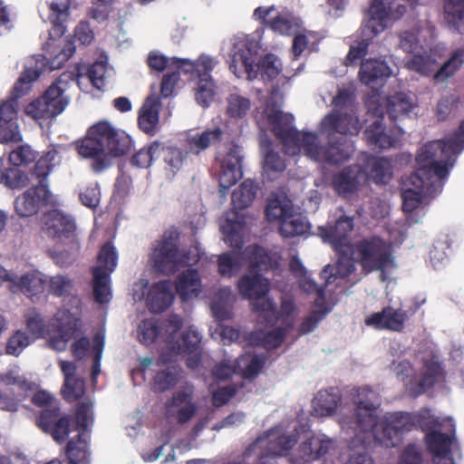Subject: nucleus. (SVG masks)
Here are the masks:
<instances>
[{"label": "nucleus", "instance_id": "nucleus-31", "mask_svg": "<svg viewBox=\"0 0 464 464\" xmlns=\"http://www.w3.org/2000/svg\"><path fill=\"white\" fill-rule=\"evenodd\" d=\"M160 148L159 159H161L164 162L165 171L171 176H175L188 162V151L161 141Z\"/></svg>", "mask_w": 464, "mask_h": 464}, {"label": "nucleus", "instance_id": "nucleus-20", "mask_svg": "<svg viewBox=\"0 0 464 464\" xmlns=\"http://www.w3.org/2000/svg\"><path fill=\"white\" fill-rule=\"evenodd\" d=\"M361 127L358 118L349 113L330 112L320 122V130L325 133L328 139L334 133L357 135Z\"/></svg>", "mask_w": 464, "mask_h": 464}, {"label": "nucleus", "instance_id": "nucleus-42", "mask_svg": "<svg viewBox=\"0 0 464 464\" xmlns=\"http://www.w3.org/2000/svg\"><path fill=\"white\" fill-rule=\"evenodd\" d=\"M236 218H227L225 224L222 226V232L225 236V241L231 246L237 249H241L243 246V234L245 228V221L240 218L237 213H235Z\"/></svg>", "mask_w": 464, "mask_h": 464}, {"label": "nucleus", "instance_id": "nucleus-47", "mask_svg": "<svg viewBox=\"0 0 464 464\" xmlns=\"http://www.w3.org/2000/svg\"><path fill=\"white\" fill-rule=\"evenodd\" d=\"M40 76L37 69L26 68L15 82L8 99L18 102L20 98L27 94L32 88V83Z\"/></svg>", "mask_w": 464, "mask_h": 464}, {"label": "nucleus", "instance_id": "nucleus-60", "mask_svg": "<svg viewBox=\"0 0 464 464\" xmlns=\"http://www.w3.org/2000/svg\"><path fill=\"white\" fill-rule=\"evenodd\" d=\"M193 388H185L175 392L169 401L165 403L166 413L168 416L174 415V409L180 408L187 403H194L193 401Z\"/></svg>", "mask_w": 464, "mask_h": 464}, {"label": "nucleus", "instance_id": "nucleus-15", "mask_svg": "<svg viewBox=\"0 0 464 464\" xmlns=\"http://www.w3.org/2000/svg\"><path fill=\"white\" fill-rule=\"evenodd\" d=\"M367 179V173L360 164L344 167L333 175L332 187L342 197L353 194L359 190Z\"/></svg>", "mask_w": 464, "mask_h": 464}, {"label": "nucleus", "instance_id": "nucleus-59", "mask_svg": "<svg viewBox=\"0 0 464 464\" xmlns=\"http://www.w3.org/2000/svg\"><path fill=\"white\" fill-rule=\"evenodd\" d=\"M118 255L111 242L105 243L100 249L97 266L104 269L111 275L117 266Z\"/></svg>", "mask_w": 464, "mask_h": 464}, {"label": "nucleus", "instance_id": "nucleus-7", "mask_svg": "<svg viewBox=\"0 0 464 464\" xmlns=\"http://www.w3.org/2000/svg\"><path fill=\"white\" fill-rule=\"evenodd\" d=\"M406 62L409 70L423 76L432 75L436 82H444L452 77L464 63V48L455 50L450 58L439 68L432 51L420 50Z\"/></svg>", "mask_w": 464, "mask_h": 464}, {"label": "nucleus", "instance_id": "nucleus-16", "mask_svg": "<svg viewBox=\"0 0 464 464\" xmlns=\"http://www.w3.org/2000/svg\"><path fill=\"white\" fill-rule=\"evenodd\" d=\"M241 161L240 148L232 143L220 160L218 182L222 193H226L242 178Z\"/></svg>", "mask_w": 464, "mask_h": 464}, {"label": "nucleus", "instance_id": "nucleus-34", "mask_svg": "<svg viewBox=\"0 0 464 464\" xmlns=\"http://www.w3.org/2000/svg\"><path fill=\"white\" fill-rule=\"evenodd\" d=\"M176 291L183 301L198 296L201 288V277L195 268H188L176 279Z\"/></svg>", "mask_w": 464, "mask_h": 464}, {"label": "nucleus", "instance_id": "nucleus-43", "mask_svg": "<svg viewBox=\"0 0 464 464\" xmlns=\"http://www.w3.org/2000/svg\"><path fill=\"white\" fill-rule=\"evenodd\" d=\"M369 174L376 184H388L392 179V161L386 157H375L369 160Z\"/></svg>", "mask_w": 464, "mask_h": 464}, {"label": "nucleus", "instance_id": "nucleus-53", "mask_svg": "<svg viewBox=\"0 0 464 464\" xmlns=\"http://www.w3.org/2000/svg\"><path fill=\"white\" fill-rule=\"evenodd\" d=\"M160 337L171 350L172 344L176 342L175 334L181 329L183 325L182 318L175 314H170L167 319L159 323Z\"/></svg>", "mask_w": 464, "mask_h": 464}, {"label": "nucleus", "instance_id": "nucleus-4", "mask_svg": "<svg viewBox=\"0 0 464 464\" xmlns=\"http://www.w3.org/2000/svg\"><path fill=\"white\" fill-rule=\"evenodd\" d=\"M179 232L171 227L162 234L150 256V262L153 269L164 276H171L180 268L196 265L200 256L197 248L180 250Z\"/></svg>", "mask_w": 464, "mask_h": 464}, {"label": "nucleus", "instance_id": "nucleus-63", "mask_svg": "<svg viewBox=\"0 0 464 464\" xmlns=\"http://www.w3.org/2000/svg\"><path fill=\"white\" fill-rule=\"evenodd\" d=\"M85 393V382L82 378H73L64 381L63 388V398L73 402L81 399Z\"/></svg>", "mask_w": 464, "mask_h": 464}, {"label": "nucleus", "instance_id": "nucleus-64", "mask_svg": "<svg viewBox=\"0 0 464 464\" xmlns=\"http://www.w3.org/2000/svg\"><path fill=\"white\" fill-rule=\"evenodd\" d=\"M460 102V97L457 94L451 93L441 97L436 107V117L438 121H445L450 114L458 108Z\"/></svg>", "mask_w": 464, "mask_h": 464}, {"label": "nucleus", "instance_id": "nucleus-24", "mask_svg": "<svg viewBox=\"0 0 464 464\" xmlns=\"http://www.w3.org/2000/svg\"><path fill=\"white\" fill-rule=\"evenodd\" d=\"M407 319L408 314L406 311L387 306L381 312L372 314L366 318L365 324L379 330L401 332Z\"/></svg>", "mask_w": 464, "mask_h": 464}, {"label": "nucleus", "instance_id": "nucleus-12", "mask_svg": "<svg viewBox=\"0 0 464 464\" xmlns=\"http://www.w3.org/2000/svg\"><path fill=\"white\" fill-rule=\"evenodd\" d=\"M259 46L254 42L237 43L234 44L229 60V70L237 77L254 80L255 62L257 60Z\"/></svg>", "mask_w": 464, "mask_h": 464}, {"label": "nucleus", "instance_id": "nucleus-45", "mask_svg": "<svg viewBox=\"0 0 464 464\" xmlns=\"http://www.w3.org/2000/svg\"><path fill=\"white\" fill-rule=\"evenodd\" d=\"M257 192V186L251 179L244 180L238 188L232 193V205L235 209H245L254 201Z\"/></svg>", "mask_w": 464, "mask_h": 464}, {"label": "nucleus", "instance_id": "nucleus-32", "mask_svg": "<svg viewBox=\"0 0 464 464\" xmlns=\"http://www.w3.org/2000/svg\"><path fill=\"white\" fill-rule=\"evenodd\" d=\"M72 0H49V20L52 24L50 35L52 38H59L66 32L64 25L69 15Z\"/></svg>", "mask_w": 464, "mask_h": 464}, {"label": "nucleus", "instance_id": "nucleus-61", "mask_svg": "<svg viewBox=\"0 0 464 464\" xmlns=\"http://www.w3.org/2000/svg\"><path fill=\"white\" fill-rule=\"evenodd\" d=\"M117 128L113 127L109 121H102L89 128V134L100 141L103 150L108 149V142L112 139Z\"/></svg>", "mask_w": 464, "mask_h": 464}, {"label": "nucleus", "instance_id": "nucleus-50", "mask_svg": "<svg viewBox=\"0 0 464 464\" xmlns=\"http://www.w3.org/2000/svg\"><path fill=\"white\" fill-rule=\"evenodd\" d=\"M160 146V141L155 140L141 148L131 157V165L141 169L149 168L156 159H159Z\"/></svg>", "mask_w": 464, "mask_h": 464}, {"label": "nucleus", "instance_id": "nucleus-3", "mask_svg": "<svg viewBox=\"0 0 464 464\" xmlns=\"http://www.w3.org/2000/svg\"><path fill=\"white\" fill-rule=\"evenodd\" d=\"M242 257L248 264L250 275H244L238 280V293L244 299L253 300V310L267 325L273 326L279 320L280 313L271 299H262L269 291V282L261 275L273 268L272 257L258 245L247 246Z\"/></svg>", "mask_w": 464, "mask_h": 464}, {"label": "nucleus", "instance_id": "nucleus-18", "mask_svg": "<svg viewBox=\"0 0 464 464\" xmlns=\"http://www.w3.org/2000/svg\"><path fill=\"white\" fill-rule=\"evenodd\" d=\"M201 336L199 333L189 327L182 332L179 339L171 346L175 354L187 355L186 364L190 369H196L201 362Z\"/></svg>", "mask_w": 464, "mask_h": 464}, {"label": "nucleus", "instance_id": "nucleus-26", "mask_svg": "<svg viewBox=\"0 0 464 464\" xmlns=\"http://www.w3.org/2000/svg\"><path fill=\"white\" fill-rule=\"evenodd\" d=\"M171 282L161 280L154 283L149 289L146 304L151 313L159 314L167 310L173 303Z\"/></svg>", "mask_w": 464, "mask_h": 464}, {"label": "nucleus", "instance_id": "nucleus-56", "mask_svg": "<svg viewBox=\"0 0 464 464\" xmlns=\"http://www.w3.org/2000/svg\"><path fill=\"white\" fill-rule=\"evenodd\" d=\"M297 440L294 435H280L268 440L266 451L273 456H283L296 444Z\"/></svg>", "mask_w": 464, "mask_h": 464}, {"label": "nucleus", "instance_id": "nucleus-58", "mask_svg": "<svg viewBox=\"0 0 464 464\" xmlns=\"http://www.w3.org/2000/svg\"><path fill=\"white\" fill-rule=\"evenodd\" d=\"M138 336L140 342L144 344L153 343L160 337L159 322L153 318L141 321L138 327Z\"/></svg>", "mask_w": 464, "mask_h": 464}, {"label": "nucleus", "instance_id": "nucleus-41", "mask_svg": "<svg viewBox=\"0 0 464 464\" xmlns=\"http://www.w3.org/2000/svg\"><path fill=\"white\" fill-rule=\"evenodd\" d=\"M93 276V295L99 304H106L111 300V293L110 287L111 275L104 272L101 266L92 268Z\"/></svg>", "mask_w": 464, "mask_h": 464}, {"label": "nucleus", "instance_id": "nucleus-30", "mask_svg": "<svg viewBox=\"0 0 464 464\" xmlns=\"http://www.w3.org/2000/svg\"><path fill=\"white\" fill-rule=\"evenodd\" d=\"M370 19L362 27V34L375 37L385 29L390 10L386 7L383 0H372L370 6Z\"/></svg>", "mask_w": 464, "mask_h": 464}, {"label": "nucleus", "instance_id": "nucleus-54", "mask_svg": "<svg viewBox=\"0 0 464 464\" xmlns=\"http://www.w3.org/2000/svg\"><path fill=\"white\" fill-rule=\"evenodd\" d=\"M226 113L230 118L242 119L245 117L251 107V102L248 98L237 93H231L227 98Z\"/></svg>", "mask_w": 464, "mask_h": 464}, {"label": "nucleus", "instance_id": "nucleus-40", "mask_svg": "<svg viewBox=\"0 0 464 464\" xmlns=\"http://www.w3.org/2000/svg\"><path fill=\"white\" fill-rule=\"evenodd\" d=\"M428 450L434 458H444L451 454L452 437L441 431H431L425 435Z\"/></svg>", "mask_w": 464, "mask_h": 464}, {"label": "nucleus", "instance_id": "nucleus-21", "mask_svg": "<svg viewBox=\"0 0 464 464\" xmlns=\"http://www.w3.org/2000/svg\"><path fill=\"white\" fill-rule=\"evenodd\" d=\"M51 193L48 186L35 185L14 200V208L21 217L36 214L41 207L49 204Z\"/></svg>", "mask_w": 464, "mask_h": 464}, {"label": "nucleus", "instance_id": "nucleus-2", "mask_svg": "<svg viewBox=\"0 0 464 464\" xmlns=\"http://www.w3.org/2000/svg\"><path fill=\"white\" fill-rule=\"evenodd\" d=\"M375 393L367 387L357 391L355 403V431L356 437L363 444L372 438L374 441L385 448L398 446L404 433L413 430L412 413L393 412L386 415L378 427L377 406L373 399Z\"/></svg>", "mask_w": 464, "mask_h": 464}, {"label": "nucleus", "instance_id": "nucleus-23", "mask_svg": "<svg viewBox=\"0 0 464 464\" xmlns=\"http://www.w3.org/2000/svg\"><path fill=\"white\" fill-rule=\"evenodd\" d=\"M162 107L160 97L149 95L138 112V126L149 136L156 135L160 130V112Z\"/></svg>", "mask_w": 464, "mask_h": 464}, {"label": "nucleus", "instance_id": "nucleus-48", "mask_svg": "<svg viewBox=\"0 0 464 464\" xmlns=\"http://www.w3.org/2000/svg\"><path fill=\"white\" fill-rule=\"evenodd\" d=\"M439 142L442 149L452 159L457 160L458 155L464 150V121L460 123L457 131L445 140H432Z\"/></svg>", "mask_w": 464, "mask_h": 464}, {"label": "nucleus", "instance_id": "nucleus-39", "mask_svg": "<svg viewBox=\"0 0 464 464\" xmlns=\"http://www.w3.org/2000/svg\"><path fill=\"white\" fill-rule=\"evenodd\" d=\"M444 14L449 28L464 34V0H445Z\"/></svg>", "mask_w": 464, "mask_h": 464}, {"label": "nucleus", "instance_id": "nucleus-10", "mask_svg": "<svg viewBox=\"0 0 464 464\" xmlns=\"http://www.w3.org/2000/svg\"><path fill=\"white\" fill-rule=\"evenodd\" d=\"M92 402L83 401L77 404L74 419L78 435L70 440L66 447V455L70 464H80L88 457L87 440L84 438L89 424L93 422Z\"/></svg>", "mask_w": 464, "mask_h": 464}, {"label": "nucleus", "instance_id": "nucleus-49", "mask_svg": "<svg viewBox=\"0 0 464 464\" xmlns=\"http://www.w3.org/2000/svg\"><path fill=\"white\" fill-rule=\"evenodd\" d=\"M0 183L10 188L19 189L28 185L29 179L24 171L14 166L3 171V160H0Z\"/></svg>", "mask_w": 464, "mask_h": 464}, {"label": "nucleus", "instance_id": "nucleus-37", "mask_svg": "<svg viewBox=\"0 0 464 464\" xmlns=\"http://www.w3.org/2000/svg\"><path fill=\"white\" fill-rule=\"evenodd\" d=\"M309 223L300 214H294L292 210L282 219L279 226V233L285 238L302 236L308 232Z\"/></svg>", "mask_w": 464, "mask_h": 464}, {"label": "nucleus", "instance_id": "nucleus-22", "mask_svg": "<svg viewBox=\"0 0 464 464\" xmlns=\"http://www.w3.org/2000/svg\"><path fill=\"white\" fill-rule=\"evenodd\" d=\"M382 121V118L377 119L366 128L364 135L368 144L380 150L395 147L403 134L402 130L398 126L387 130Z\"/></svg>", "mask_w": 464, "mask_h": 464}, {"label": "nucleus", "instance_id": "nucleus-33", "mask_svg": "<svg viewBox=\"0 0 464 464\" xmlns=\"http://www.w3.org/2000/svg\"><path fill=\"white\" fill-rule=\"evenodd\" d=\"M392 74L390 66L379 59H366L361 63L359 77L362 83L371 85L378 81H384Z\"/></svg>", "mask_w": 464, "mask_h": 464}, {"label": "nucleus", "instance_id": "nucleus-11", "mask_svg": "<svg viewBox=\"0 0 464 464\" xmlns=\"http://www.w3.org/2000/svg\"><path fill=\"white\" fill-rule=\"evenodd\" d=\"M77 227L74 218L61 210L53 209L44 216L43 231L47 237L63 245L71 250H79Z\"/></svg>", "mask_w": 464, "mask_h": 464}, {"label": "nucleus", "instance_id": "nucleus-55", "mask_svg": "<svg viewBox=\"0 0 464 464\" xmlns=\"http://www.w3.org/2000/svg\"><path fill=\"white\" fill-rule=\"evenodd\" d=\"M131 138L123 130L116 129L112 139L108 142V154L120 157L127 154L131 149Z\"/></svg>", "mask_w": 464, "mask_h": 464}, {"label": "nucleus", "instance_id": "nucleus-62", "mask_svg": "<svg viewBox=\"0 0 464 464\" xmlns=\"http://www.w3.org/2000/svg\"><path fill=\"white\" fill-rule=\"evenodd\" d=\"M291 327L292 324L285 327L279 326L264 334L261 338L262 346L266 350H274L280 347Z\"/></svg>", "mask_w": 464, "mask_h": 464}, {"label": "nucleus", "instance_id": "nucleus-6", "mask_svg": "<svg viewBox=\"0 0 464 464\" xmlns=\"http://www.w3.org/2000/svg\"><path fill=\"white\" fill-rule=\"evenodd\" d=\"M73 72L61 74L38 99L25 107V113L35 120H52L63 111L68 104L64 87L75 80Z\"/></svg>", "mask_w": 464, "mask_h": 464}, {"label": "nucleus", "instance_id": "nucleus-9", "mask_svg": "<svg viewBox=\"0 0 464 464\" xmlns=\"http://www.w3.org/2000/svg\"><path fill=\"white\" fill-rule=\"evenodd\" d=\"M326 145H321L315 132H304L302 150L309 159L329 165H338L348 160L352 155V145L343 139H329Z\"/></svg>", "mask_w": 464, "mask_h": 464}, {"label": "nucleus", "instance_id": "nucleus-28", "mask_svg": "<svg viewBox=\"0 0 464 464\" xmlns=\"http://www.w3.org/2000/svg\"><path fill=\"white\" fill-rule=\"evenodd\" d=\"M77 151L83 158L93 159L92 168L95 172H101L110 165L102 145L89 134V130L86 137L77 143Z\"/></svg>", "mask_w": 464, "mask_h": 464}, {"label": "nucleus", "instance_id": "nucleus-51", "mask_svg": "<svg viewBox=\"0 0 464 464\" xmlns=\"http://www.w3.org/2000/svg\"><path fill=\"white\" fill-rule=\"evenodd\" d=\"M56 157L57 151L52 150L35 162L32 175L38 179L37 185L47 186V177L54 166L53 161Z\"/></svg>", "mask_w": 464, "mask_h": 464}, {"label": "nucleus", "instance_id": "nucleus-27", "mask_svg": "<svg viewBox=\"0 0 464 464\" xmlns=\"http://www.w3.org/2000/svg\"><path fill=\"white\" fill-rule=\"evenodd\" d=\"M58 335L49 340L52 348L57 351L66 349L67 343L80 333V319L70 312L63 313L58 319Z\"/></svg>", "mask_w": 464, "mask_h": 464}, {"label": "nucleus", "instance_id": "nucleus-29", "mask_svg": "<svg viewBox=\"0 0 464 464\" xmlns=\"http://www.w3.org/2000/svg\"><path fill=\"white\" fill-rule=\"evenodd\" d=\"M45 285L46 280L40 273H27L19 279L14 275L13 283L9 285V290L14 294L21 292L35 302L34 298L44 292Z\"/></svg>", "mask_w": 464, "mask_h": 464}, {"label": "nucleus", "instance_id": "nucleus-25", "mask_svg": "<svg viewBox=\"0 0 464 464\" xmlns=\"http://www.w3.org/2000/svg\"><path fill=\"white\" fill-rule=\"evenodd\" d=\"M444 378L445 371L436 356L424 359L420 378L411 387V393L421 395Z\"/></svg>", "mask_w": 464, "mask_h": 464}, {"label": "nucleus", "instance_id": "nucleus-19", "mask_svg": "<svg viewBox=\"0 0 464 464\" xmlns=\"http://www.w3.org/2000/svg\"><path fill=\"white\" fill-rule=\"evenodd\" d=\"M378 102L376 107L372 105V102H369V110L373 111V113L382 119L387 114L392 121L406 116L414 107L409 96L403 92L378 99Z\"/></svg>", "mask_w": 464, "mask_h": 464}, {"label": "nucleus", "instance_id": "nucleus-36", "mask_svg": "<svg viewBox=\"0 0 464 464\" xmlns=\"http://www.w3.org/2000/svg\"><path fill=\"white\" fill-rule=\"evenodd\" d=\"M337 255L339 256V258L335 266L327 265L321 272V277L326 280V285L334 283L337 277L345 278L355 270V259L348 257V252L344 255Z\"/></svg>", "mask_w": 464, "mask_h": 464}, {"label": "nucleus", "instance_id": "nucleus-52", "mask_svg": "<svg viewBox=\"0 0 464 464\" xmlns=\"http://www.w3.org/2000/svg\"><path fill=\"white\" fill-rule=\"evenodd\" d=\"M172 63L177 66L178 70L182 69L184 65H188L189 68L186 69L185 72L195 70L198 72V78L211 77L210 72L214 69L215 65L212 58L204 55L200 56L195 63L185 59H173Z\"/></svg>", "mask_w": 464, "mask_h": 464}, {"label": "nucleus", "instance_id": "nucleus-46", "mask_svg": "<svg viewBox=\"0 0 464 464\" xmlns=\"http://www.w3.org/2000/svg\"><path fill=\"white\" fill-rule=\"evenodd\" d=\"M340 401V396L333 389L324 390L318 392L314 399V408L318 414L328 416L335 411Z\"/></svg>", "mask_w": 464, "mask_h": 464}, {"label": "nucleus", "instance_id": "nucleus-57", "mask_svg": "<svg viewBox=\"0 0 464 464\" xmlns=\"http://www.w3.org/2000/svg\"><path fill=\"white\" fill-rule=\"evenodd\" d=\"M215 96V83L211 77H200L196 89V100L203 107H208Z\"/></svg>", "mask_w": 464, "mask_h": 464}, {"label": "nucleus", "instance_id": "nucleus-35", "mask_svg": "<svg viewBox=\"0 0 464 464\" xmlns=\"http://www.w3.org/2000/svg\"><path fill=\"white\" fill-rule=\"evenodd\" d=\"M332 440L311 436L301 443L298 448L300 457L304 461L316 460L324 457L332 447Z\"/></svg>", "mask_w": 464, "mask_h": 464}, {"label": "nucleus", "instance_id": "nucleus-1", "mask_svg": "<svg viewBox=\"0 0 464 464\" xmlns=\"http://www.w3.org/2000/svg\"><path fill=\"white\" fill-rule=\"evenodd\" d=\"M456 160L442 151L439 142L429 141L416 155L417 169L409 178L412 187L403 190L402 209L411 213L425 198H434L442 191L445 179Z\"/></svg>", "mask_w": 464, "mask_h": 464}, {"label": "nucleus", "instance_id": "nucleus-5", "mask_svg": "<svg viewBox=\"0 0 464 464\" xmlns=\"http://www.w3.org/2000/svg\"><path fill=\"white\" fill-rule=\"evenodd\" d=\"M351 250L366 275L378 271L384 276L389 268L395 266L392 244L380 236L362 237L353 245Z\"/></svg>", "mask_w": 464, "mask_h": 464}, {"label": "nucleus", "instance_id": "nucleus-13", "mask_svg": "<svg viewBox=\"0 0 464 464\" xmlns=\"http://www.w3.org/2000/svg\"><path fill=\"white\" fill-rule=\"evenodd\" d=\"M71 421V415L62 413L59 405L44 408L37 418L38 427L59 443L68 438Z\"/></svg>", "mask_w": 464, "mask_h": 464}, {"label": "nucleus", "instance_id": "nucleus-44", "mask_svg": "<svg viewBox=\"0 0 464 464\" xmlns=\"http://www.w3.org/2000/svg\"><path fill=\"white\" fill-rule=\"evenodd\" d=\"M255 79L260 76L263 81H272L281 72V64L273 53H267L255 62Z\"/></svg>", "mask_w": 464, "mask_h": 464}, {"label": "nucleus", "instance_id": "nucleus-14", "mask_svg": "<svg viewBox=\"0 0 464 464\" xmlns=\"http://www.w3.org/2000/svg\"><path fill=\"white\" fill-rule=\"evenodd\" d=\"M353 229V218L347 216L340 217L334 225L320 227V236L329 243L336 254L344 255L351 250L349 235Z\"/></svg>", "mask_w": 464, "mask_h": 464}, {"label": "nucleus", "instance_id": "nucleus-17", "mask_svg": "<svg viewBox=\"0 0 464 464\" xmlns=\"http://www.w3.org/2000/svg\"><path fill=\"white\" fill-rule=\"evenodd\" d=\"M19 102L6 99L0 103V141L19 142L22 135L18 124Z\"/></svg>", "mask_w": 464, "mask_h": 464}, {"label": "nucleus", "instance_id": "nucleus-38", "mask_svg": "<svg viewBox=\"0 0 464 464\" xmlns=\"http://www.w3.org/2000/svg\"><path fill=\"white\" fill-rule=\"evenodd\" d=\"M223 131L218 127L213 130H207L201 133H196L187 139L188 151L198 155L202 150L208 149L211 144L222 139Z\"/></svg>", "mask_w": 464, "mask_h": 464}, {"label": "nucleus", "instance_id": "nucleus-8", "mask_svg": "<svg viewBox=\"0 0 464 464\" xmlns=\"http://www.w3.org/2000/svg\"><path fill=\"white\" fill-rule=\"evenodd\" d=\"M266 115L274 136L280 140L285 154L295 156L302 151L305 131H299L294 126V116L276 108H267Z\"/></svg>", "mask_w": 464, "mask_h": 464}]
</instances>
